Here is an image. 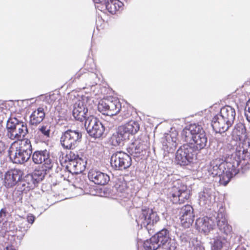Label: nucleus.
<instances>
[{
  "label": "nucleus",
  "instance_id": "f257e3e1",
  "mask_svg": "<svg viewBox=\"0 0 250 250\" xmlns=\"http://www.w3.org/2000/svg\"><path fill=\"white\" fill-rule=\"evenodd\" d=\"M232 141L235 142L236 154L241 158H250V143L249 141L246 127L244 124H236L231 133Z\"/></svg>",
  "mask_w": 250,
  "mask_h": 250
},
{
  "label": "nucleus",
  "instance_id": "f03ea898",
  "mask_svg": "<svg viewBox=\"0 0 250 250\" xmlns=\"http://www.w3.org/2000/svg\"><path fill=\"white\" fill-rule=\"evenodd\" d=\"M197 163H202L203 154L201 150H196V148L189 144H184L177 150L175 156V162L181 166H188L193 160Z\"/></svg>",
  "mask_w": 250,
  "mask_h": 250
},
{
  "label": "nucleus",
  "instance_id": "7ed1b4c3",
  "mask_svg": "<svg viewBox=\"0 0 250 250\" xmlns=\"http://www.w3.org/2000/svg\"><path fill=\"white\" fill-rule=\"evenodd\" d=\"M32 153V147L30 141L24 139L20 143L13 145L9 150V156L14 163L22 164L29 160Z\"/></svg>",
  "mask_w": 250,
  "mask_h": 250
},
{
  "label": "nucleus",
  "instance_id": "20e7f679",
  "mask_svg": "<svg viewBox=\"0 0 250 250\" xmlns=\"http://www.w3.org/2000/svg\"><path fill=\"white\" fill-rule=\"evenodd\" d=\"M140 129V125L135 121H130L124 125L118 127L117 131L110 137V141L112 146H121L128 139L130 134H136Z\"/></svg>",
  "mask_w": 250,
  "mask_h": 250
},
{
  "label": "nucleus",
  "instance_id": "39448f33",
  "mask_svg": "<svg viewBox=\"0 0 250 250\" xmlns=\"http://www.w3.org/2000/svg\"><path fill=\"white\" fill-rule=\"evenodd\" d=\"M160 220L157 212L152 209L144 207L138 213L136 221L138 226L144 227L149 234L153 233L152 227Z\"/></svg>",
  "mask_w": 250,
  "mask_h": 250
},
{
  "label": "nucleus",
  "instance_id": "423d86ee",
  "mask_svg": "<svg viewBox=\"0 0 250 250\" xmlns=\"http://www.w3.org/2000/svg\"><path fill=\"white\" fill-rule=\"evenodd\" d=\"M200 126L190 125L189 128H185L181 132L182 139L187 144L194 146L196 150L203 149V133L201 132Z\"/></svg>",
  "mask_w": 250,
  "mask_h": 250
},
{
  "label": "nucleus",
  "instance_id": "0eeeda50",
  "mask_svg": "<svg viewBox=\"0 0 250 250\" xmlns=\"http://www.w3.org/2000/svg\"><path fill=\"white\" fill-rule=\"evenodd\" d=\"M236 157L231 156L222 162L221 168H223L224 175L221 178L222 185L226 186L230 181V179L239 171V167L241 161L246 159L241 158L236 154Z\"/></svg>",
  "mask_w": 250,
  "mask_h": 250
},
{
  "label": "nucleus",
  "instance_id": "6e6552de",
  "mask_svg": "<svg viewBox=\"0 0 250 250\" xmlns=\"http://www.w3.org/2000/svg\"><path fill=\"white\" fill-rule=\"evenodd\" d=\"M7 136L11 140H19L28 133L26 124L16 118H10L7 122Z\"/></svg>",
  "mask_w": 250,
  "mask_h": 250
},
{
  "label": "nucleus",
  "instance_id": "1a4fd4ad",
  "mask_svg": "<svg viewBox=\"0 0 250 250\" xmlns=\"http://www.w3.org/2000/svg\"><path fill=\"white\" fill-rule=\"evenodd\" d=\"M94 100L88 97H83L73 105L72 114L74 118L80 122L85 121L89 116L88 111L93 108Z\"/></svg>",
  "mask_w": 250,
  "mask_h": 250
},
{
  "label": "nucleus",
  "instance_id": "9d476101",
  "mask_svg": "<svg viewBox=\"0 0 250 250\" xmlns=\"http://www.w3.org/2000/svg\"><path fill=\"white\" fill-rule=\"evenodd\" d=\"M43 178V176L39 171L27 174L18 181L16 188L18 191L26 193L30 190L34 188Z\"/></svg>",
  "mask_w": 250,
  "mask_h": 250
},
{
  "label": "nucleus",
  "instance_id": "9b49d317",
  "mask_svg": "<svg viewBox=\"0 0 250 250\" xmlns=\"http://www.w3.org/2000/svg\"><path fill=\"white\" fill-rule=\"evenodd\" d=\"M82 138V134L80 130L68 129L62 133L60 142L64 148L74 149L79 146Z\"/></svg>",
  "mask_w": 250,
  "mask_h": 250
},
{
  "label": "nucleus",
  "instance_id": "f8f14e48",
  "mask_svg": "<svg viewBox=\"0 0 250 250\" xmlns=\"http://www.w3.org/2000/svg\"><path fill=\"white\" fill-rule=\"evenodd\" d=\"M206 118L207 120H211V126L213 130L216 133L221 134L227 131L231 125H229L228 122L219 114H216V112L212 107L208 110H205ZM218 112V111H217Z\"/></svg>",
  "mask_w": 250,
  "mask_h": 250
},
{
  "label": "nucleus",
  "instance_id": "ddd939ff",
  "mask_svg": "<svg viewBox=\"0 0 250 250\" xmlns=\"http://www.w3.org/2000/svg\"><path fill=\"white\" fill-rule=\"evenodd\" d=\"M66 157L67 164L66 166L65 169L68 172L72 174H78L84 170L86 165V161L84 159L72 151H70Z\"/></svg>",
  "mask_w": 250,
  "mask_h": 250
},
{
  "label": "nucleus",
  "instance_id": "4468645a",
  "mask_svg": "<svg viewBox=\"0 0 250 250\" xmlns=\"http://www.w3.org/2000/svg\"><path fill=\"white\" fill-rule=\"evenodd\" d=\"M102 114L107 116L116 115L121 109V104L118 99H108L101 100L97 106Z\"/></svg>",
  "mask_w": 250,
  "mask_h": 250
},
{
  "label": "nucleus",
  "instance_id": "2eb2a0df",
  "mask_svg": "<svg viewBox=\"0 0 250 250\" xmlns=\"http://www.w3.org/2000/svg\"><path fill=\"white\" fill-rule=\"evenodd\" d=\"M84 126L90 136L95 138H100L104 132V127L96 117L89 115L84 122Z\"/></svg>",
  "mask_w": 250,
  "mask_h": 250
},
{
  "label": "nucleus",
  "instance_id": "dca6fc26",
  "mask_svg": "<svg viewBox=\"0 0 250 250\" xmlns=\"http://www.w3.org/2000/svg\"><path fill=\"white\" fill-rule=\"evenodd\" d=\"M111 167L115 170H123L129 167L132 164L131 156L127 153L117 151L110 159Z\"/></svg>",
  "mask_w": 250,
  "mask_h": 250
},
{
  "label": "nucleus",
  "instance_id": "f3484780",
  "mask_svg": "<svg viewBox=\"0 0 250 250\" xmlns=\"http://www.w3.org/2000/svg\"><path fill=\"white\" fill-rule=\"evenodd\" d=\"M157 242L161 246L162 250H175V243L170 236V231L164 228L154 235Z\"/></svg>",
  "mask_w": 250,
  "mask_h": 250
},
{
  "label": "nucleus",
  "instance_id": "a211bd4d",
  "mask_svg": "<svg viewBox=\"0 0 250 250\" xmlns=\"http://www.w3.org/2000/svg\"><path fill=\"white\" fill-rule=\"evenodd\" d=\"M148 148L147 142L141 140H135L132 142L126 148L128 154L133 157H141L144 156Z\"/></svg>",
  "mask_w": 250,
  "mask_h": 250
},
{
  "label": "nucleus",
  "instance_id": "6ab92c4d",
  "mask_svg": "<svg viewBox=\"0 0 250 250\" xmlns=\"http://www.w3.org/2000/svg\"><path fill=\"white\" fill-rule=\"evenodd\" d=\"M169 198L173 204H182L189 197V191L184 186H174L169 192Z\"/></svg>",
  "mask_w": 250,
  "mask_h": 250
},
{
  "label": "nucleus",
  "instance_id": "aec40b11",
  "mask_svg": "<svg viewBox=\"0 0 250 250\" xmlns=\"http://www.w3.org/2000/svg\"><path fill=\"white\" fill-rule=\"evenodd\" d=\"M178 133L176 130L165 133L162 139V149L165 152L173 153L177 145Z\"/></svg>",
  "mask_w": 250,
  "mask_h": 250
},
{
  "label": "nucleus",
  "instance_id": "412c9836",
  "mask_svg": "<svg viewBox=\"0 0 250 250\" xmlns=\"http://www.w3.org/2000/svg\"><path fill=\"white\" fill-rule=\"evenodd\" d=\"M179 215L182 226L185 228H189L194 220L193 208L189 205L183 206L180 209Z\"/></svg>",
  "mask_w": 250,
  "mask_h": 250
},
{
  "label": "nucleus",
  "instance_id": "4be33fe9",
  "mask_svg": "<svg viewBox=\"0 0 250 250\" xmlns=\"http://www.w3.org/2000/svg\"><path fill=\"white\" fill-rule=\"evenodd\" d=\"M23 172L21 170L14 169L7 171L4 176V185L7 188H12L17 186L18 181L22 176Z\"/></svg>",
  "mask_w": 250,
  "mask_h": 250
},
{
  "label": "nucleus",
  "instance_id": "5701e85b",
  "mask_svg": "<svg viewBox=\"0 0 250 250\" xmlns=\"http://www.w3.org/2000/svg\"><path fill=\"white\" fill-rule=\"evenodd\" d=\"M89 179L95 184L104 186L110 180L108 175L96 169H92L88 173Z\"/></svg>",
  "mask_w": 250,
  "mask_h": 250
},
{
  "label": "nucleus",
  "instance_id": "b1692460",
  "mask_svg": "<svg viewBox=\"0 0 250 250\" xmlns=\"http://www.w3.org/2000/svg\"><path fill=\"white\" fill-rule=\"evenodd\" d=\"M217 226L220 231L228 235L232 231L231 226L229 224L225 213L224 212L219 211L216 217Z\"/></svg>",
  "mask_w": 250,
  "mask_h": 250
},
{
  "label": "nucleus",
  "instance_id": "393cba45",
  "mask_svg": "<svg viewBox=\"0 0 250 250\" xmlns=\"http://www.w3.org/2000/svg\"><path fill=\"white\" fill-rule=\"evenodd\" d=\"M222 162L220 159L213 160L210 162L209 167L208 168V172L210 175L212 176V177H219V183L221 185V178L224 173L223 168H221Z\"/></svg>",
  "mask_w": 250,
  "mask_h": 250
},
{
  "label": "nucleus",
  "instance_id": "a878e982",
  "mask_svg": "<svg viewBox=\"0 0 250 250\" xmlns=\"http://www.w3.org/2000/svg\"><path fill=\"white\" fill-rule=\"evenodd\" d=\"M32 159L35 164H41L43 163V165L45 167L47 160H50L51 158L49 152L45 149L34 152L32 155Z\"/></svg>",
  "mask_w": 250,
  "mask_h": 250
},
{
  "label": "nucleus",
  "instance_id": "bb28decb",
  "mask_svg": "<svg viewBox=\"0 0 250 250\" xmlns=\"http://www.w3.org/2000/svg\"><path fill=\"white\" fill-rule=\"evenodd\" d=\"M228 122L229 125H232L235 117V110L231 106L226 105L223 107L218 114Z\"/></svg>",
  "mask_w": 250,
  "mask_h": 250
},
{
  "label": "nucleus",
  "instance_id": "cd10ccee",
  "mask_svg": "<svg viewBox=\"0 0 250 250\" xmlns=\"http://www.w3.org/2000/svg\"><path fill=\"white\" fill-rule=\"evenodd\" d=\"M46 170H50L58 174L59 176L63 178V180L66 179V177L64 176L63 172L65 170V168L62 170V166L59 164L54 160L52 158L50 160H47L46 165L45 167Z\"/></svg>",
  "mask_w": 250,
  "mask_h": 250
},
{
  "label": "nucleus",
  "instance_id": "c85d7f7f",
  "mask_svg": "<svg viewBox=\"0 0 250 250\" xmlns=\"http://www.w3.org/2000/svg\"><path fill=\"white\" fill-rule=\"evenodd\" d=\"M45 115L44 109L43 107L38 108L30 116V124L34 125L40 124L44 119Z\"/></svg>",
  "mask_w": 250,
  "mask_h": 250
},
{
  "label": "nucleus",
  "instance_id": "c756f323",
  "mask_svg": "<svg viewBox=\"0 0 250 250\" xmlns=\"http://www.w3.org/2000/svg\"><path fill=\"white\" fill-rule=\"evenodd\" d=\"M111 14H115L123 6V3L119 0H107L103 5Z\"/></svg>",
  "mask_w": 250,
  "mask_h": 250
},
{
  "label": "nucleus",
  "instance_id": "7c9ffc66",
  "mask_svg": "<svg viewBox=\"0 0 250 250\" xmlns=\"http://www.w3.org/2000/svg\"><path fill=\"white\" fill-rule=\"evenodd\" d=\"M146 250H156L161 249V246L157 242L154 236H152L149 239L145 241L143 245Z\"/></svg>",
  "mask_w": 250,
  "mask_h": 250
},
{
  "label": "nucleus",
  "instance_id": "2f4dec72",
  "mask_svg": "<svg viewBox=\"0 0 250 250\" xmlns=\"http://www.w3.org/2000/svg\"><path fill=\"white\" fill-rule=\"evenodd\" d=\"M37 134L41 133L43 137L49 138L50 134V125L47 124H43L38 127Z\"/></svg>",
  "mask_w": 250,
  "mask_h": 250
},
{
  "label": "nucleus",
  "instance_id": "473e14b6",
  "mask_svg": "<svg viewBox=\"0 0 250 250\" xmlns=\"http://www.w3.org/2000/svg\"><path fill=\"white\" fill-rule=\"evenodd\" d=\"M30 227L31 225L27 223V221L25 219H22L18 226L19 231L23 233L22 235V236H23Z\"/></svg>",
  "mask_w": 250,
  "mask_h": 250
},
{
  "label": "nucleus",
  "instance_id": "72a5a7b5",
  "mask_svg": "<svg viewBox=\"0 0 250 250\" xmlns=\"http://www.w3.org/2000/svg\"><path fill=\"white\" fill-rule=\"evenodd\" d=\"M223 243L220 237H217L214 239L212 244V250H220L223 248Z\"/></svg>",
  "mask_w": 250,
  "mask_h": 250
},
{
  "label": "nucleus",
  "instance_id": "f704fd0d",
  "mask_svg": "<svg viewBox=\"0 0 250 250\" xmlns=\"http://www.w3.org/2000/svg\"><path fill=\"white\" fill-rule=\"evenodd\" d=\"M130 116V114L128 111H124L122 113L121 115L118 116L115 119V122L116 124H118L122 122L124 119L129 118Z\"/></svg>",
  "mask_w": 250,
  "mask_h": 250
},
{
  "label": "nucleus",
  "instance_id": "c9c22d12",
  "mask_svg": "<svg viewBox=\"0 0 250 250\" xmlns=\"http://www.w3.org/2000/svg\"><path fill=\"white\" fill-rule=\"evenodd\" d=\"M195 227L199 231L202 232L203 231V218H199L196 219Z\"/></svg>",
  "mask_w": 250,
  "mask_h": 250
},
{
  "label": "nucleus",
  "instance_id": "e433bc0d",
  "mask_svg": "<svg viewBox=\"0 0 250 250\" xmlns=\"http://www.w3.org/2000/svg\"><path fill=\"white\" fill-rule=\"evenodd\" d=\"M211 224H209V221L207 222L204 220V233L208 232L210 230L213 229V225L211 220H210Z\"/></svg>",
  "mask_w": 250,
  "mask_h": 250
},
{
  "label": "nucleus",
  "instance_id": "4c0bfd02",
  "mask_svg": "<svg viewBox=\"0 0 250 250\" xmlns=\"http://www.w3.org/2000/svg\"><path fill=\"white\" fill-rule=\"evenodd\" d=\"M245 115L247 121L250 123V99L248 101L247 103Z\"/></svg>",
  "mask_w": 250,
  "mask_h": 250
},
{
  "label": "nucleus",
  "instance_id": "58836bf2",
  "mask_svg": "<svg viewBox=\"0 0 250 250\" xmlns=\"http://www.w3.org/2000/svg\"><path fill=\"white\" fill-rule=\"evenodd\" d=\"M35 216L31 214H29L27 216L26 220L27 223L30 225V224L31 225L32 224L34 221H35Z\"/></svg>",
  "mask_w": 250,
  "mask_h": 250
},
{
  "label": "nucleus",
  "instance_id": "ea45409f",
  "mask_svg": "<svg viewBox=\"0 0 250 250\" xmlns=\"http://www.w3.org/2000/svg\"><path fill=\"white\" fill-rule=\"evenodd\" d=\"M220 136H221V135H218L213 138H209V143H212L214 140H215L216 141H217V144L223 143L224 141L223 140H220Z\"/></svg>",
  "mask_w": 250,
  "mask_h": 250
},
{
  "label": "nucleus",
  "instance_id": "a19ab883",
  "mask_svg": "<svg viewBox=\"0 0 250 250\" xmlns=\"http://www.w3.org/2000/svg\"><path fill=\"white\" fill-rule=\"evenodd\" d=\"M194 250H203V246L200 243V244L197 243L195 245Z\"/></svg>",
  "mask_w": 250,
  "mask_h": 250
},
{
  "label": "nucleus",
  "instance_id": "79ce46f5",
  "mask_svg": "<svg viewBox=\"0 0 250 250\" xmlns=\"http://www.w3.org/2000/svg\"><path fill=\"white\" fill-rule=\"evenodd\" d=\"M6 215V211L4 208H2L0 210V219H2L3 217H4Z\"/></svg>",
  "mask_w": 250,
  "mask_h": 250
},
{
  "label": "nucleus",
  "instance_id": "37998d69",
  "mask_svg": "<svg viewBox=\"0 0 250 250\" xmlns=\"http://www.w3.org/2000/svg\"><path fill=\"white\" fill-rule=\"evenodd\" d=\"M106 0H93L95 3L101 4L102 6L105 3Z\"/></svg>",
  "mask_w": 250,
  "mask_h": 250
},
{
  "label": "nucleus",
  "instance_id": "c03bdc74",
  "mask_svg": "<svg viewBox=\"0 0 250 250\" xmlns=\"http://www.w3.org/2000/svg\"><path fill=\"white\" fill-rule=\"evenodd\" d=\"M4 250H17L12 245H8L6 246Z\"/></svg>",
  "mask_w": 250,
  "mask_h": 250
},
{
  "label": "nucleus",
  "instance_id": "a18cd8bd",
  "mask_svg": "<svg viewBox=\"0 0 250 250\" xmlns=\"http://www.w3.org/2000/svg\"><path fill=\"white\" fill-rule=\"evenodd\" d=\"M235 250H246V248L242 245H239L235 249Z\"/></svg>",
  "mask_w": 250,
  "mask_h": 250
},
{
  "label": "nucleus",
  "instance_id": "49530a36",
  "mask_svg": "<svg viewBox=\"0 0 250 250\" xmlns=\"http://www.w3.org/2000/svg\"><path fill=\"white\" fill-rule=\"evenodd\" d=\"M89 78L91 79L96 78V74L95 73H90L89 75Z\"/></svg>",
  "mask_w": 250,
  "mask_h": 250
},
{
  "label": "nucleus",
  "instance_id": "de8ad7c7",
  "mask_svg": "<svg viewBox=\"0 0 250 250\" xmlns=\"http://www.w3.org/2000/svg\"><path fill=\"white\" fill-rule=\"evenodd\" d=\"M95 84H96V82H94V83H90V84H88V85L89 86H91L94 85Z\"/></svg>",
  "mask_w": 250,
  "mask_h": 250
},
{
  "label": "nucleus",
  "instance_id": "09e8293b",
  "mask_svg": "<svg viewBox=\"0 0 250 250\" xmlns=\"http://www.w3.org/2000/svg\"><path fill=\"white\" fill-rule=\"evenodd\" d=\"M204 139H205V143H207L208 138L206 137Z\"/></svg>",
  "mask_w": 250,
  "mask_h": 250
}]
</instances>
